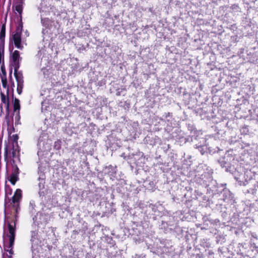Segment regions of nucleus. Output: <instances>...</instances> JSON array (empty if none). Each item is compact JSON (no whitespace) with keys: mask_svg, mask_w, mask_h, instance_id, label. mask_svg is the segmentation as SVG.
Segmentation results:
<instances>
[{"mask_svg":"<svg viewBox=\"0 0 258 258\" xmlns=\"http://www.w3.org/2000/svg\"><path fill=\"white\" fill-rule=\"evenodd\" d=\"M227 198L228 200V204L231 206L233 205V208H235V205L234 204L236 203V199L234 197V195L230 191H228V193L227 192Z\"/></svg>","mask_w":258,"mask_h":258,"instance_id":"8","label":"nucleus"},{"mask_svg":"<svg viewBox=\"0 0 258 258\" xmlns=\"http://www.w3.org/2000/svg\"><path fill=\"white\" fill-rule=\"evenodd\" d=\"M14 108L15 111L20 109L19 100L16 98H15L14 102Z\"/></svg>","mask_w":258,"mask_h":258,"instance_id":"14","label":"nucleus"},{"mask_svg":"<svg viewBox=\"0 0 258 258\" xmlns=\"http://www.w3.org/2000/svg\"><path fill=\"white\" fill-rule=\"evenodd\" d=\"M3 89L1 90V96L2 104L1 108L3 109L4 107L7 111L9 110V98L13 96V92H11L8 85L7 79L5 76L2 77Z\"/></svg>","mask_w":258,"mask_h":258,"instance_id":"2","label":"nucleus"},{"mask_svg":"<svg viewBox=\"0 0 258 258\" xmlns=\"http://www.w3.org/2000/svg\"><path fill=\"white\" fill-rule=\"evenodd\" d=\"M22 198V190L20 189H17L14 195L12 198V202L14 204V206L17 207L19 203Z\"/></svg>","mask_w":258,"mask_h":258,"instance_id":"5","label":"nucleus"},{"mask_svg":"<svg viewBox=\"0 0 258 258\" xmlns=\"http://www.w3.org/2000/svg\"><path fill=\"white\" fill-rule=\"evenodd\" d=\"M2 72L5 74V75H6V73L5 72H4V71L3 70V69H2Z\"/></svg>","mask_w":258,"mask_h":258,"instance_id":"26","label":"nucleus"},{"mask_svg":"<svg viewBox=\"0 0 258 258\" xmlns=\"http://www.w3.org/2000/svg\"><path fill=\"white\" fill-rule=\"evenodd\" d=\"M229 251H228V252H227V258L229 257V256H228V255H227V254H229ZM232 256H234V254H233V255H232ZM229 257H230V258H232V257L234 258L233 256H232V257H231L229 256Z\"/></svg>","mask_w":258,"mask_h":258,"instance_id":"24","label":"nucleus"},{"mask_svg":"<svg viewBox=\"0 0 258 258\" xmlns=\"http://www.w3.org/2000/svg\"><path fill=\"white\" fill-rule=\"evenodd\" d=\"M54 147L57 150H59L60 148V144L59 141H57L55 142Z\"/></svg>","mask_w":258,"mask_h":258,"instance_id":"17","label":"nucleus"},{"mask_svg":"<svg viewBox=\"0 0 258 258\" xmlns=\"http://www.w3.org/2000/svg\"><path fill=\"white\" fill-rule=\"evenodd\" d=\"M13 138H14V141L16 143V144H17V140H18V136L17 135H14L13 136Z\"/></svg>","mask_w":258,"mask_h":258,"instance_id":"21","label":"nucleus"},{"mask_svg":"<svg viewBox=\"0 0 258 258\" xmlns=\"http://www.w3.org/2000/svg\"><path fill=\"white\" fill-rule=\"evenodd\" d=\"M38 216V215H37L35 217L36 219H37Z\"/></svg>","mask_w":258,"mask_h":258,"instance_id":"29","label":"nucleus"},{"mask_svg":"<svg viewBox=\"0 0 258 258\" xmlns=\"http://www.w3.org/2000/svg\"><path fill=\"white\" fill-rule=\"evenodd\" d=\"M14 75L17 82V92L20 94L23 87V79L22 75L15 71Z\"/></svg>","mask_w":258,"mask_h":258,"instance_id":"4","label":"nucleus"},{"mask_svg":"<svg viewBox=\"0 0 258 258\" xmlns=\"http://www.w3.org/2000/svg\"><path fill=\"white\" fill-rule=\"evenodd\" d=\"M219 161L220 163L221 164V166L222 167H224L225 166V162H224V161H223V160H222V161L219 160Z\"/></svg>","mask_w":258,"mask_h":258,"instance_id":"20","label":"nucleus"},{"mask_svg":"<svg viewBox=\"0 0 258 258\" xmlns=\"http://www.w3.org/2000/svg\"><path fill=\"white\" fill-rule=\"evenodd\" d=\"M233 9H235L236 11H238L239 9V7L237 5H234L232 6Z\"/></svg>","mask_w":258,"mask_h":258,"instance_id":"22","label":"nucleus"},{"mask_svg":"<svg viewBox=\"0 0 258 258\" xmlns=\"http://www.w3.org/2000/svg\"><path fill=\"white\" fill-rule=\"evenodd\" d=\"M248 131L247 128L246 127H243L242 129L241 130V133L243 134H246V132Z\"/></svg>","mask_w":258,"mask_h":258,"instance_id":"19","label":"nucleus"},{"mask_svg":"<svg viewBox=\"0 0 258 258\" xmlns=\"http://www.w3.org/2000/svg\"><path fill=\"white\" fill-rule=\"evenodd\" d=\"M39 217H40V218H44V216L43 215H40Z\"/></svg>","mask_w":258,"mask_h":258,"instance_id":"25","label":"nucleus"},{"mask_svg":"<svg viewBox=\"0 0 258 258\" xmlns=\"http://www.w3.org/2000/svg\"><path fill=\"white\" fill-rule=\"evenodd\" d=\"M18 169L16 167L10 176L8 177V179L13 185L15 184L16 181L18 180Z\"/></svg>","mask_w":258,"mask_h":258,"instance_id":"6","label":"nucleus"},{"mask_svg":"<svg viewBox=\"0 0 258 258\" xmlns=\"http://www.w3.org/2000/svg\"><path fill=\"white\" fill-rule=\"evenodd\" d=\"M40 151H38V155H40Z\"/></svg>","mask_w":258,"mask_h":258,"instance_id":"27","label":"nucleus"},{"mask_svg":"<svg viewBox=\"0 0 258 258\" xmlns=\"http://www.w3.org/2000/svg\"><path fill=\"white\" fill-rule=\"evenodd\" d=\"M12 154L13 157L14 158L16 156V151H13Z\"/></svg>","mask_w":258,"mask_h":258,"instance_id":"23","label":"nucleus"},{"mask_svg":"<svg viewBox=\"0 0 258 258\" xmlns=\"http://www.w3.org/2000/svg\"><path fill=\"white\" fill-rule=\"evenodd\" d=\"M10 84L11 85V87L12 88V91L10 90L11 92H13V87L15 86V85H14V82L12 81L11 80L10 81Z\"/></svg>","mask_w":258,"mask_h":258,"instance_id":"18","label":"nucleus"},{"mask_svg":"<svg viewBox=\"0 0 258 258\" xmlns=\"http://www.w3.org/2000/svg\"><path fill=\"white\" fill-rule=\"evenodd\" d=\"M256 189L255 188V186H254L253 187L248 189L247 192L252 195H254L256 193Z\"/></svg>","mask_w":258,"mask_h":258,"instance_id":"16","label":"nucleus"},{"mask_svg":"<svg viewBox=\"0 0 258 258\" xmlns=\"http://www.w3.org/2000/svg\"><path fill=\"white\" fill-rule=\"evenodd\" d=\"M4 46L3 44L0 45V63L4 60Z\"/></svg>","mask_w":258,"mask_h":258,"instance_id":"10","label":"nucleus"},{"mask_svg":"<svg viewBox=\"0 0 258 258\" xmlns=\"http://www.w3.org/2000/svg\"><path fill=\"white\" fill-rule=\"evenodd\" d=\"M5 30H6L5 26L3 25L2 29H1V31L0 33V40L2 42H3L4 40V37L5 36Z\"/></svg>","mask_w":258,"mask_h":258,"instance_id":"11","label":"nucleus"},{"mask_svg":"<svg viewBox=\"0 0 258 258\" xmlns=\"http://www.w3.org/2000/svg\"><path fill=\"white\" fill-rule=\"evenodd\" d=\"M20 58L19 52L18 50H15L13 53V58L14 61L19 60Z\"/></svg>","mask_w":258,"mask_h":258,"instance_id":"13","label":"nucleus"},{"mask_svg":"<svg viewBox=\"0 0 258 258\" xmlns=\"http://www.w3.org/2000/svg\"><path fill=\"white\" fill-rule=\"evenodd\" d=\"M39 186L40 188H43L44 187V180L43 178H39Z\"/></svg>","mask_w":258,"mask_h":258,"instance_id":"15","label":"nucleus"},{"mask_svg":"<svg viewBox=\"0 0 258 258\" xmlns=\"http://www.w3.org/2000/svg\"><path fill=\"white\" fill-rule=\"evenodd\" d=\"M9 232L7 234V237L9 238V241L7 242L6 238L5 239V249L9 252V255L4 258H12V255L13 254V247L14 243L16 231V221L13 220L8 223Z\"/></svg>","mask_w":258,"mask_h":258,"instance_id":"1","label":"nucleus"},{"mask_svg":"<svg viewBox=\"0 0 258 258\" xmlns=\"http://www.w3.org/2000/svg\"><path fill=\"white\" fill-rule=\"evenodd\" d=\"M23 29L22 23H20L17 26V29L13 34L12 35L11 40L14 42L15 46L18 49H22L24 47V42L22 41L21 32Z\"/></svg>","mask_w":258,"mask_h":258,"instance_id":"3","label":"nucleus"},{"mask_svg":"<svg viewBox=\"0 0 258 258\" xmlns=\"http://www.w3.org/2000/svg\"><path fill=\"white\" fill-rule=\"evenodd\" d=\"M24 1V0H14V7L15 8V11L20 15L23 11Z\"/></svg>","mask_w":258,"mask_h":258,"instance_id":"7","label":"nucleus"},{"mask_svg":"<svg viewBox=\"0 0 258 258\" xmlns=\"http://www.w3.org/2000/svg\"><path fill=\"white\" fill-rule=\"evenodd\" d=\"M37 232L36 231H32L31 241L32 242V245L37 243Z\"/></svg>","mask_w":258,"mask_h":258,"instance_id":"9","label":"nucleus"},{"mask_svg":"<svg viewBox=\"0 0 258 258\" xmlns=\"http://www.w3.org/2000/svg\"><path fill=\"white\" fill-rule=\"evenodd\" d=\"M252 237H253L254 238H256V237L254 235H252Z\"/></svg>","mask_w":258,"mask_h":258,"instance_id":"28","label":"nucleus"},{"mask_svg":"<svg viewBox=\"0 0 258 258\" xmlns=\"http://www.w3.org/2000/svg\"><path fill=\"white\" fill-rule=\"evenodd\" d=\"M11 150L9 151V148L8 146H6L5 148V160H8V158L11 157Z\"/></svg>","mask_w":258,"mask_h":258,"instance_id":"12","label":"nucleus"}]
</instances>
